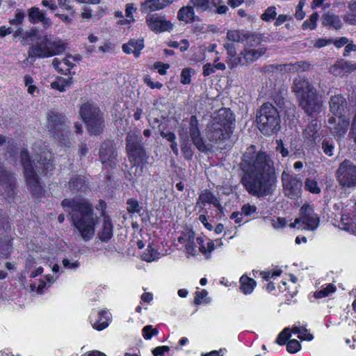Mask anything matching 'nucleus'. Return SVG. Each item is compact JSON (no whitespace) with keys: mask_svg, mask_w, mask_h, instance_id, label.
Here are the masks:
<instances>
[{"mask_svg":"<svg viewBox=\"0 0 356 356\" xmlns=\"http://www.w3.org/2000/svg\"><path fill=\"white\" fill-rule=\"evenodd\" d=\"M32 150L34 152L33 162L37 160L38 163V165H35L38 172L44 173L45 171H51L54 167L52 153L45 146H42L41 142L35 143Z\"/></svg>","mask_w":356,"mask_h":356,"instance_id":"obj_12","label":"nucleus"},{"mask_svg":"<svg viewBox=\"0 0 356 356\" xmlns=\"http://www.w3.org/2000/svg\"><path fill=\"white\" fill-rule=\"evenodd\" d=\"M335 286L332 284H329L326 287L315 292L314 297L316 298H322L328 296L330 293L335 291Z\"/></svg>","mask_w":356,"mask_h":356,"instance_id":"obj_46","label":"nucleus"},{"mask_svg":"<svg viewBox=\"0 0 356 356\" xmlns=\"http://www.w3.org/2000/svg\"><path fill=\"white\" fill-rule=\"evenodd\" d=\"M318 19V14L315 12L314 13H312L309 19H307L306 21H305L302 24V29L304 30H306V29H311V30H313L314 29H316V22Z\"/></svg>","mask_w":356,"mask_h":356,"instance_id":"obj_45","label":"nucleus"},{"mask_svg":"<svg viewBox=\"0 0 356 356\" xmlns=\"http://www.w3.org/2000/svg\"><path fill=\"white\" fill-rule=\"evenodd\" d=\"M300 106L309 116L320 113L322 111L323 102L318 98L317 91L298 101Z\"/></svg>","mask_w":356,"mask_h":356,"instance_id":"obj_16","label":"nucleus"},{"mask_svg":"<svg viewBox=\"0 0 356 356\" xmlns=\"http://www.w3.org/2000/svg\"><path fill=\"white\" fill-rule=\"evenodd\" d=\"M301 348L300 342L296 339H291L286 343V350L290 353H296Z\"/></svg>","mask_w":356,"mask_h":356,"instance_id":"obj_52","label":"nucleus"},{"mask_svg":"<svg viewBox=\"0 0 356 356\" xmlns=\"http://www.w3.org/2000/svg\"><path fill=\"white\" fill-rule=\"evenodd\" d=\"M21 162L24 168L27 184L29 185L32 193L36 197L41 196L43 188L40 181L37 176L36 171L33 167L29 152L26 149H23L20 154Z\"/></svg>","mask_w":356,"mask_h":356,"instance_id":"obj_9","label":"nucleus"},{"mask_svg":"<svg viewBox=\"0 0 356 356\" xmlns=\"http://www.w3.org/2000/svg\"><path fill=\"white\" fill-rule=\"evenodd\" d=\"M83 183L84 181L81 177H74L70 180L69 188L72 191H78L82 188Z\"/></svg>","mask_w":356,"mask_h":356,"instance_id":"obj_47","label":"nucleus"},{"mask_svg":"<svg viewBox=\"0 0 356 356\" xmlns=\"http://www.w3.org/2000/svg\"><path fill=\"white\" fill-rule=\"evenodd\" d=\"M322 149L326 155L332 156L333 155L334 146L332 142L327 140H323L322 142Z\"/></svg>","mask_w":356,"mask_h":356,"instance_id":"obj_56","label":"nucleus"},{"mask_svg":"<svg viewBox=\"0 0 356 356\" xmlns=\"http://www.w3.org/2000/svg\"><path fill=\"white\" fill-rule=\"evenodd\" d=\"M242 213L246 216H251L257 211V207L250 204H244L241 208Z\"/></svg>","mask_w":356,"mask_h":356,"instance_id":"obj_58","label":"nucleus"},{"mask_svg":"<svg viewBox=\"0 0 356 356\" xmlns=\"http://www.w3.org/2000/svg\"><path fill=\"white\" fill-rule=\"evenodd\" d=\"M245 36L246 38L245 40L247 41V46L245 47L252 48L257 46L261 42V38L257 34L246 31Z\"/></svg>","mask_w":356,"mask_h":356,"instance_id":"obj_43","label":"nucleus"},{"mask_svg":"<svg viewBox=\"0 0 356 356\" xmlns=\"http://www.w3.org/2000/svg\"><path fill=\"white\" fill-rule=\"evenodd\" d=\"M24 12L17 9L15 13L14 17L10 19L9 22L13 25H19L24 21Z\"/></svg>","mask_w":356,"mask_h":356,"instance_id":"obj_55","label":"nucleus"},{"mask_svg":"<svg viewBox=\"0 0 356 356\" xmlns=\"http://www.w3.org/2000/svg\"><path fill=\"white\" fill-rule=\"evenodd\" d=\"M99 159L104 166L113 168L117 163V153L113 140L104 141L100 146Z\"/></svg>","mask_w":356,"mask_h":356,"instance_id":"obj_17","label":"nucleus"},{"mask_svg":"<svg viewBox=\"0 0 356 356\" xmlns=\"http://www.w3.org/2000/svg\"><path fill=\"white\" fill-rule=\"evenodd\" d=\"M298 338L301 340L312 341L314 339V337L308 332V330L305 327L301 326Z\"/></svg>","mask_w":356,"mask_h":356,"instance_id":"obj_59","label":"nucleus"},{"mask_svg":"<svg viewBox=\"0 0 356 356\" xmlns=\"http://www.w3.org/2000/svg\"><path fill=\"white\" fill-rule=\"evenodd\" d=\"M277 15L276 8L275 6H270L268 8L265 12L261 15V18L262 20L269 22L274 19Z\"/></svg>","mask_w":356,"mask_h":356,"instance_id":"obj_51","label":"nucleus"},{"mask_svg":"<svg viewBox=\"0 0 356 356\" xmlns=\"http://www.w3.org/2000/svg\"><path fill=\"white\" fill-rule=\"evenodd\" d=\"M207 294H208V292L205 289H203L201 291H197L195 293V298H194V303L195 305H200V304H202L203 299L204 298H206Z\"/></svg>","mask_w":356,"mask_h":356,"instance_id":"obj_61","label":"nucleus"},{"mask_svg":"<svg viewBox=\"0 0 356 356\" xmlns=\"http://www.w3.org/2000/svg\"><path fill=\"white\" fill-rule=\"evenodd\" d=\"M336 177L340 186L343 188L356 186V165L350 160L342 161L337 170Z\"/></svg>","mask_w":356,"mask_h":356,"instance_id":"obj_11","label":"nucleus"},{"mask_svg":"<svg viewBox=\"0 0 356 356\" xmlns=\"http://www.w3.org/2000/svg\"><path fill=\"white\" fill-rule=\"evenodd\" d=\"M348 8L350 13L343 16V20L350 25H356V1H350Z\"/></svg>","mask_w":356,"mask_h":356,"instance_id":"obj_41","label":"nucleus"},{"mask_svg":"<svg viewBox=\"0 0 356 356\" xmlns=\"http://www.w3.org/2000/svg\"><path fill=\"white\" fill-rule=\"evenodd\" d=\"M305 188L307 191L314 194H318L321 193V188H319L317 181L314 179H306L305 181Z\"/></svg>","mask_w":356,"mask_h":356,"instance_id":"obj_44","label":"nucleus"},{"mask_svg":"<svg viewBox=\"0 0 356 356\" xmlns=\"http://www.w3.org/2000/svg\"><path fill=\"white\" fill-rule=\"evenodd\" d=\"M316 91L307 79L298 76L293 79L292 92L298 101Z\"/></svg>","mask_w":356,"mask_h":356,"instance_id":"obj_18","label":"nucleus"},{"mask_svg":"<svg viewBox=\"0 0 356 356\" xmlns=\"http://www.w3.org/2000/svg\"><path fill=\"white\" fill-rule=\"evenodd\" d=\"M330 111L334 116H346L347 102L342 95H335L330 100Z\"/></svg>","mask_w":356,"mask_h":356,"instance_id":"obj_27","label":"nucleus"},{"mask_svg":"<svg viewBox=\"0 0 356 356\" xmlns=\"http://www.w3.org/2000/svg\"><path fill=\"white\" fill-rule=\"evenodd\" d=\"M113 225L108 216H104L102 227L98 233L101 241L107 243L113 236Z\"/></svg>","mask_w":356,"mask_h":356,"instance_id":"obj_30","label":"nucleus"},{"mask_svg":"<svg viewBox=\"0 0 356 356\" xmlns=\"http://www.w3.org/2000/svg\"><path fill=\"white\" fill-rule=\"evenodd\" d=\"M72 83L73 79L72 76L67 78L57 76L51 83V88L60 92H65L71 88Z\"/></svg>","mask_w":356,"mask_h":356,"instance_id":"obj_35","label":"nucleus"},{"mask_svg":"<svg viewBox=\"0 0 356 356\" xmlns=\"http://www.w3.org/2000/svg\"><path fill=\"white\" fill-rule=\"evenodd\" d=\"M259 129L265 135H270L279 129L280 116L277 108L270 103L264 104L257 117Z\"/></svg>","mask_w":356,"mask_h":356,"instance_id":"obj_4","label":"nucleus"},{"mask_svg":"<svg viewBox=\"0 0 356 356\" xmlns=\"http://www.w3.org/2000/svg\"><path fill=\"white\" fill-rule=\"evenodd\" d=\"M29 18L32 23L42 22L44 26H50L51 24L50 19L37 7H33L29 10Z\"/></svg>","mask_w":356,"mask_h":356,"instance_id":"obj_33","label":"nucleus"},{"mask_svg":"<svg viewBox=\"0 0 356 356\" xmlns=\"http://www.w3.org/2000/svg\"><path fill=\"white\" fill-rule=\"evenodd\" d=\"M178 241L185 244V248L188 254L195 255L197 254V250L193 247V244L198 245V250L204 254H207V245H205L203 239L201 237H195V233L191 230H187L178 237Z\"/></svg>","mask_w":356,"mask_h":356,"instance_id":"obj_15","label":"nucleus"},{"mask_svg":"<svg viewBox=\"0 0 356 356\" xmlns=\"http://www.w3.org/2000/svg\"><path fill=\"white\" fill-rule=\"evenodd\" d=\"M136 10V8L134 7V5L131 3H128L126 5V16L130 19L128 20V22H132L134 21V17H133V12Z\"/></svg>","mask_w":356,"mask_h":356,"instance_id":"obj_63","label":"nucleus"},{"mask_svg":"<svg viewBox=\"0 0 356 356\" xmlns=\"http://www.w3.org/2000/svg\"><path fill=\"white\" fill-rule=\"evenodd\" d=\"M288 66H289V70L290 71L295 72V71H299V70L305 71L306 70H307L309 67L310 65L308 63H306L304 61H299L294 64H290Z\"/></svg>","mask_w":356,"mask_h":356,"instance_id":"obj_54","label":"nucleus"},{"mask_svg":"<svg viewBox=\"0 0 356 356\" xmlns=\"http://www.w3.org/2000/svg\"><path fill=\"white\" fill-rule=\"evenodd\" d=\"M222 0H190L189 4H191L197 10L205 11L211 10L212 7H216L218 4L222 3Z\"/></svg>","mask_w":356,"mask_h":356,"instance_id":"obj_36","label":"nucleus"},{"mask_svg":"<svg viewBox=\"0 0 356 356\" xmlns=\"http://www.w3.org/2000/svg\"><path fill=\"white\" fill-rule=\"evenodd\" d=\"M63 265L66 268L71 269V270H74V269H76V268H79V263L78 261H76L71 262L69 259H64L63 260Z\"/></svg>","mask_w":356,"mask_h":356,"instance_id":"obj_64","label":"nucleus"},{"mask_svg":"<svg viewBox=\"0 0 356 356\" xmlns=\"http://www.w3.org/2000/svg\"><path fill=\"white\" fill-rule=\"evenodd\" d=\"M282 181L286 196L293 200L301 196L302 183L296 175L284 171L282 174Z\"/></svg>","mask_w":356,"mask_h":356,"instance_id":"obj_13","label":"nucleus"},{"mask_svg":"<svg viewBox=\"0 0 356 356\" xmlns=\"http://www.w3.org/2000/svg\"><path fill=\"white\" fill-rule=\"evenodd\" d=\"M319 222V216L314 212V207L307 203L302 206L299 218H296L294 222L291 223L290 227L314 231L318 227Z\"/></svg>","mask_w":356,"mask_h":356,"instance_id":"obj_10","label":"nucleus"},{"mask_svg":"<svg viewBox=\"0 0 356 356\" xmlns=\"http://www.w3.org/2000/svg\"><path fill=\"white\" fill-rule=\"evenodd\" d=\"M289 327H285L277 336L276 339V343L282 346L284 345L287 340L291 337V334L289 333Z\"/></svg>","mask_w":356,"mask_h":356,"instance_id":"obj_49","label":"nucleus"},{"mask_svg":"<svg viewBox=\"0 0 356 356\" xmlns=\"http://www.w3.org/2000/svg\"><path fill=\"white\" fill-rule=\"evenodd\" d=\"M127 211L129 213H139L140 208L138 202L135 199H129L127 200Z\"/></svg>","mask_w":356,"mask_h":356,"instance_id":"obj_57","label":"nucleus"},{"mask_svg":"<svg viewBox=\"0 0 356 356\" xmlns=\"http://www.w3.org/2000/svg\"><path fill=\"white\" fill-rule=\"evenodd\" d=\"M0 185L3 186L8 196H13L15 193V179L13 173L7 171L0 163Z\"/></svg>","mask_w":356,"mask_h":356,"instance_id":"obj_23","label":"nucleus"},{"mask_svg":"<svg viewBox=\"0 0 356 356\" xmlns=\"http://www.w3.org/2000/svg\"><path fill=\"white\" fill-rule=\"evenodd\" d=\"M205 204H213L214 207L218 208L220 207L219 200L213 193L207 190L202 192V193L199 195L197 202V205L201 204L204 206Z\"/></svg>","mask_w":356,"mask_h":356,"instance_id":"obj_37","label":"nucleus"},{"mask_svg":"<svg viewBox=\"0 0 356 356\" xmlns=\"http://www.w3.org/2000/svg\"><path fill=\"white\" fill-rule=\"evenodd\" d=\"M76 60L75 57L68 55L62 60H60L58 58H54L52 61V65L58 72L65 75H71V69L75 66Z\"/></svg>","mask_w":356,"mask_h":356,"instance_id":"obj_26","label":"nucleus"},{"mask_svg":"<svg viewBox=\"0 0 356 356\" xmlns=\"http://www.w3.org/2000/svg\"><path fill=\"white\" fill-rule=\"evenodd\" d=\"M61 205L81 237L86 241L92 239L97 220L92 204L83 200L65 199Z\"/></svg>","mask_w":356,"mask_h":356,"instance_id":"obj_2","label":"nucleus"},{"mask_svg":"<svg viewBox=\"0 0 356 356\" xmlns=\"http://www.w3.org/2000/svg\"><path fill=\"white\" fill-rule=\"evenodd\" d=\"M215 72H216V70H215L213 65H211V63H207L203 65V75L204 76H208Z\"/></svg>","mask_w":356,"mask_h":356,"instance_id":"obj_62","label":"nucleus"},{"mask_svg":"<svg viewBox=\"0 0 356 356\" xmlns=\"http://www.w3.org/2000/svg\"><path fill=\"white\" fill-rule=\"evenodd\" d=\"M266 51V49L264 47H260L257 49L245 47L244 49L241 52V55L243 56L245 65H248L252 63L261 56L264 55Z\"/></svg>","mask_w":356,"mask_h":356,"instance_id":"obj_29","label":"nucleus"},{"mask_svg":"<svg viewBox=\"0 0 356 356\" xmlns=\"http://www.w3.org/2000/svg\"><path fill=\"white\" fill-rule=\"evenodd\" d=\"M144 48V41L143 39H131L128 43L124 44L122 49L126 54H134L135 57H138L140 50Z\"/></svg>","mask_w":356,"mask_h":356,"instance_id":"obj_32","label":"nucleus"},{"mask_svg":"<svg viewBox=\"0 0 356 356\" xmlns=\"http://www.w3.org/2000/svg\"><path fill=\"white\" fill-rule=\"evenodd\" d=\"M320 128L321 124L316 120H312L304 130V138L308 140L309 142H314L320 137L318 133Z\"/></svg>","mask_w":356,"mask_h":356,"instance_id":"obj_31","label":"nucleus"},{"mask_svg":"<svg viewBox=\"0 0 356 356\" xmlns=\"http://www.w3.org/2000/svg\"><path fill=\"white\" fill-rule=\"evenodd\" d=\"M341 229L356 234V202L353 212L343 213L341 215Z\"/></svg>","mask_w":356,"mask_h":356,"instance_id":"obj_28","label":"nucleus"},{"mask_svg":"<svg viewBox=\"0 0 356 356\" xmlns=\"http://www.w3.org/2000/svg\"><path fill=\"white\" fill-rule=\"evenodd\" d=\"M170 350V348L168 346H158L152 350V353L154 356H163L165 353Z\"/></svg>","mask_w":356,"mask_h":356,"instance_id":"obj_60","label":"nucleus"},{"mask_svg":"<svg viewBox=\"0 0 356 356\" xmlns=\"http://www.w3.org/2000/svg\"><path fill=\"white\" fill-rule=\"evenodd\" d=\"M89 321L93 329L102 331L109 325L111 314L105 309H92L89 316Z\"/></svg>","mask_w":356,"mask_h":356,"instance_id":"obj_19","label":"nucleus"},{"mask_svg":"<svg viewBox=\"0 0 356 356\" xmlns=\"http://www.w3.org/2000/svg\"><path fill=\"white\" fill-rule=\"evenodd\" d=\"M246 31L244 30H229L227 33V38L229 41L235 42H243L246 38Z\"/></svg>","mask_w":356,"mask_h":356,"instance_id":"obj_40","label":"nucleus"},{"mask_svg":"<svg viewBox=\"0 0 356 356\" xmlns=\"http://www.w3.org/2000/svg\"><path fill=\"white\" fill-rule=\"evenodd\" d=\"M178 134L180 142L181 150L185 157V159L190 160L192 159L193 155V151L192 149V141L188 136V130L186 126H181L179 128Z\"/></svg>","mask_w":356,"mask_h":356,"instance_id":"obj_22","label":"nucleus"},{"mask_svg":"<svg viewBox=\"0 0 356 356\" xmlns=\"http://www.w3.org/2000/svg\"><path fill=\"white\" fill-rule=\"evenodd\" d=\"M48 129L54 133L55 137L58 138L59 142L67 146L70 144L69 135L70 134V127L66 123V118L64 115L54 111L47 113Z\"/></svg>","mask_w":356,"mask_h":356,"instance_id":"obj_7","label":"nucleus"},{"mask_svg":"<svg viewBox=\"0 0 356 356\" xmlns=\"http://www.w3.org/2000/svg\"><path fill=\"white\" fill-rule=\"evenodd\" d=\"M227 65L229 68L233 69L238 65H245V63L241 54L238 56L236 53H235L227 57Z\"/></svg>","mask_w":356,"mask_h":356,"instance_id":"obj_42","label":"nucleus"},{"mask_svg":"<svg viewBox=\"0 0 356 356\" xmlns=\"http://www.w3.org/2000/svg\"><path fill=\"white\" fill-rule=\"evenodd\" d=\"M79 114L91 134L99 135L102 133L104 120L97 106L89 103L84 104L80 108Z\"/></svg>","mask_w":356,"mask_h":356,"instance_id":"obj_5","label":"nucleus"},{"mask_svg":"<svg viewBox=\"0 0 356 356\" xmlns=\"http://www.w3.org/2000/svg\"><path fill=\"white\" fill-rule=\"evenodd\" d=\"M143 336L145 339H150L153 336H156L159 333V330L153 328L152 325H146L143 328Z\"/></svg>","mask_w":356,"mask_h":356,"instance_id":"obj_53","label":"nucleus"},{"mask_svg":"<svg viewBox=\"0 0 356 356\" xmlns=\"http://www.w3.org/2000/svg\"><path fill=\"white\" fill-rule=\"evenodd\" d=\"M177 18L179 21L185 23H192L195 21V15L193 6L188 4L186 6L181 8L177 13Z\"/></svg>","mask_w":356,"mask_h":356,"instance_id":"obj_34","label":"nucleus"},{"mask_svg":"<svg viewBox=\"0 0 356 356\" xmlns=\"http://www.w3.org/2000/svg\"><path fill=\"white\" fill-rule=\"evenodd\" d=\"M145 21L149 29L155 33L170 31L173 28V24L164 16L157 14L147 16Z\"/></svg>","mask_w":356,"mask_h":356,"instance_id":"obj_20","label":"nucleus"},{"mask_svg":"<svg viewBox=\"0 0 356 356\" xmlns=\"http://www.w3.org/2000/svg\"><path fill=\"white\" fill-rule=\"evenodd\" d=\"M194 72V70L189 67L183 69L181 73V83L184 85L189 84L191 81V74Z\"/></svg>","mask_w":356,"mask_h":356,"instance_id":"obj_50","label":"nucleus"},{"mask_svg":"<svg viewBox=\"0 0 356 356\" xmlns=\"http://www.w3.org/2000/svg\"><path fill=\"white\" fill-rule=\"evenodd\" d=\"M234 127V122L227 118V111H220L208 124L206 136L209 141L219 144L229 139Z\"/></svg>","mask_w":356,"mask_h":356,"instance_id":"obj_3","label":"nucleus"},{"mask_svg":"<svg viewBox=\"0 0 356 356\" xmlns=\"http://www.w3.org/2000/svg\"><path fill=\"white\" fill-rule=\"evenodd\" d=\"M241 168L243 171L241 182L249 194L264 197L275 190L273 161L266 153L256 152L253 146L250 147L243 156Z\"/></svg>","mask_w":356,"mask_h":356,"instance_id":"obj_1","label":"nucleus"},{"mask_svg":"<svg viewBox=\"0 0 356 356\" xmlns=\"http://www.w3.org/2000/svg\"><path fill=\"white\" fill-rule=\"evenodd\" d=\"M186 126L188 130V136L195 147L200 152H206L208 148L201 136L199 122L195 115H192L186 123L181 124L180 127Z\"/></svg>","mask_w":356,"mask_h":356,"instance_id":"obj_14","label":"nucleus"},{"mask_svg":"<svg viewBox=\"0 0 356 356\" xmlns=\"http://www.w3.org/2000/svg\"><path fill=\"white\" fill-rule=\"evenodd\" d=\"M126 149L130 161L134 165L143 163L146 158V154L142 144V136L138 131H131L127 137Z\"/></svg>","mask_w":356,"mask_h":356,"instance_id":"obj_8","label":"nucleus"},{"mask_svg":"<svg viewBox=\"0 0 356 356\" xmlns=\"http://www.w3.org/2000/svg\"><path fill=\"white\" fill-rule=\"evenodd\" d=\"M158 254L157 251L149 245L143 254L142 258L146 261L151 262L158 259Z\"/></svg>","mask_w":356,"mask_h":356,"instance_id":"obj_48","label":"nucleus"},{"mask_svg":"<svg viewBox=\"0 0 356 356\" xmlns=\"http://www.w3.org/2000/svg\"><path fill=\"white\" fill-rule=\"evenodd\" d=\"M29 50V57L49 58L62 54L65 51V45L60 40L52 41L47 35H44Z\"/></svg>","mask_w":356,"mask_h":356,"instance_id":"obj_6","label":"nucleus"},{"mask_svg":"<svg viewBox=\"0 0 356 356\" xmlns=\"http://www.w3.org/2000/svg\"><path fill=\"white\" fill-rule=\"evenodd\" d=\"M323 24L325 26H331L335 29H341L342 26L341 20L338 15L327 13L323 15Z\"/></svg>","mask_w":356,"mask_h":356,"instance_id":"obj_39","label":"nucleus"},{"mask_svg":"<svg viewBox=\"0 0 356 356\" xmlns=\"http://www.w3.org/2000/svg\"><path fill=\"white\" fill-rule=\"evenodd\" d=\"M240 290L244 294H250L256 286V282L252 278L243 275L240 278Z\"/></svg>","mask_w":356,"mask_h":356,"instance_id":"obj_38","label":"nucleus"},{"mask_svg":"<svg viewBox=\"0 0 356 356\" xmlns=\"http://www.w3.org/2000/svg\"><path fill=\"white\" fill-rule=\"evenodd\" d=\"M327 126L334 135H343L349 126V118L346 116H331L327 120Z\"/></svg>","mask_w":356,"mask_h":356,"instance_id":"obj_21","label":"nucleus"},{"mask_svg":"<svg viewBox=\"0 0 356 356\" xmlns=\"http://www.w3.org/2000/svg\"><path fill=\"white\" fill-rule=\"evenodd\" d=\"M175 0H145L140 3V11L149 14L164 9L174 2Z\"/></svg>","mask_w":356,"mask_h":356,"instance_id":"obj_24","label":"nucleus"},{"mask_svg":"<svg viewBox=\"0 0 356 356\" xmlns=\"http://www.w3.org/2000/svg\"><path fill=\"white\" fill-rule=\"evenodd\" d=\"M355 70H356V63L346 60L338 61L330 68V73L339 77H342Z\"/></svg>","mask_w":356,"mask_h":356,"instance_id":"obj_25","label":"nucleus"}]
</instances>
